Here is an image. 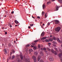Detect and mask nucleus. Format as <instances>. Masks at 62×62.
<instances>
[{
    "label": "nucleus",
    "instance_id": "nucleus-1",
    "mask_svg": "<svg viewBox=\"0 0 62 62\" xmlns=\"http://www.w3.org/2000/svg\"><path fill=\"white\" fill-rule=\"evenodd\" d=\"M61 28L60 27H58L57 28H56L55 29V31L58 32H59Z\"/></svg>",
    "mask_w": 62,
    "mask_h": 62
},
{
    "label": "nucleus",
    "instance_id": "nucleus-2",
    "mask_svg": "<svg viewBox=\"0 0 62 62\" xmlns=\"http://www.w3.org/2000/svg\"><path fill=\"white\" fill-rule=\"evenodd\" d=\"M32 59H33L34 62H37V58H36V57L34 55L33 56H32Z\"/></svg>",
    "mask_w": 62,
    "mask_h": 62
},
{
    "label": "nucleus",
    "instance_id": "nucleus-3",
    "mask_svg": "<svg viewBox=\"0 0 62 62\" xmlns=\"http://www.w3.org/2000/svg\"><path fill=\"white\" fill-rule=\"evenodd\" d=\"M55 22V24H58V23H59V21L57 20H55L54 21Z\"/></svg>",
    "mask_w": 62,
    "mask_h": 62
},
{
    "label": "nucleus",
    "instance_id": "nucleus-4",
    "mask_svg": "<svg viewBox=\"0 0 62 62\" xmlns=\"http://www.w3.org/2000/svg\"><path fill=\"white\" fill-rule=\"evenodd\" d=\"M45 35V32L44 31H43L41 35V36L42 37H43Z\"/></svg>",
    "mask_w": 62,
    "mask_h": 62
},
{
    "label": "nucleus",
    "instance_id": "nucleus-5",
    "mask_svg": "<svg viewBox=\"0 0 62 62\" xmlns=\"http://www.w3.org/2000/svg\"><path fill=\"white\" fill-rule=\"evenodd\" d=\"M31 47H33V49L34 50H36V49H37V46H32V45H31Z\"/></svg>",
    "mask_w": 62,
    "mask_h": 62
},
{
    "label": "nucleus",
    "instance_id": "nucleus-6",
    "mask_svg": "<svg viewBox=\"0 0 62 62\" xmlns=\"http://www.w3.org/2000/svg\"><path fill=\"white\" fill-rule=\"evenodd\" d=\"M41 58V56H38L37 57L38 60V61H39V60H40V59Z\"/></svg>",
    "mask_w": 62,
    "mask_h": 62
},
{
    "label": "nucleus",
    "instance_id": "nucleus-7",
    "mask_svg": "<svg viewBox=\"0 0 62 62\" xmlns=\"http://www.w3.org/2000/svg\"><path fill=\"white\" fill-rule=\"evenodd\" d=\"M49 60L50 61H54V58H53V57H51L49 59Z\"/></svg>",
    "mask_w": 62,
    "mask_h": 62
},
{
    "label": "nucleus",
    "instance_id": "nucleus-8",
    "mask_svg": "<svg viewBox=\"0 0 62 62\" xmlns=\"http://www.w3.org/2000/svg\"><path fill=\"white\" fill-rule=\"evenodd\" d=\"M42 7H43V9H44V8H45L46 6H45V4H44L43 5Z\"/></svg>",
    "mask_w": 62,
    "mask_h": 62
},
{
    "label": "nucleus",
    "instance_id": "nucleus-9",
    "mask_svg": "<svg viewBox=\"0 0 62 62\" xmlns=\"http://www.w3.org/2000/svg\"><path fill=\"white\" fill-rule=\"evenodd\" d=\"M47 38V37H44L41 39V40H43L44 39H45Z\"/></svg>",
    "mask_w": 62,
    "mask_h": 62
},
{
    "label": "nucleus",
    "instance_id": "nucleus-10",
    "mask_svg": "<svg viewBox=\"0 0 62 62\" xmlns=\"http://www.w3.org/2000/svg\"><path fill=\"white\" fill-rule=\"evenodd\" d=\"M56 10H58V8H59V7L57 6H56Z\"/></svg>",
    "mask_w": 62,
    "mask_h": 62
},
{
    "label": "nucleus",
    "instance_id": "nucleus-11",
    "mask_svg": "<svg viewBox=\"0 0 62 62\" xmlns=\"http://www.w3.org/2000/svg\"><path fill=\"white\" fill-rule=\"evenodd\" d=\"M15 58V56L14 55H13L12 56V57L11 58L12 60H13L14 58Z\"/></svg>",
    "mask_w": 62,
    "mask_h": 62
},
{
    "label": "nucleus",
    "instance_id": "nucleus-12",
    "mask_svg": "<svg viewBox=\"0 0 62 62\" xmlns=\"http://www.w3.org/2000/svg\"><path fill=\"white\" fill-rule=\"evenodd\" d=\"M20 56L21 59H23V55H20Z\"/></svg>",
    "mask_w": 62,
    "mask_h": 62
},
{
    "label": "nucleus",
    "instance_id": "nucleus-13",
    "mask_svg": "<svg viewBox=\"0 0 62 62\" xmlns=\"http://www.w3.org/2000/svg\"><path fill=\"white\" fill-rule=\"evenodd\" d=\"M51 4V1H49L47 2V3L46 4L47 5H49V4Z\"/></svg>",
    "mask_w": 62,
    "mask_h": 62
},
{
    "label": "nucleus",
    "instance_id": "nucleus-14",
    "mask_svg": "<svg viewBox=\"0 0 62 62\" xmlns=\"http://www.w3.org/2000/svg\"><path fill=\"white\" fill-rule=\"evenodd\" d=\"M62 55V53H60L59 54V56L60 57H61V56Z\"/></svg>",
    "mask_w": 62,
    "mask_h": 62
},
{
    "label": "nucleus",
    "instance_id": "nucleus-15",
    "mask_svg": "<svg viewBox=\"0 0 62 62\" xmlns=\"http://www.w3.org/2000/svg\"><path fill=\"white\" fill-rule=\"evenodd\" d=\"M33 50H32L31 49H29V51L30 52H32Z\"/></svg>",
    "mask_w": 62,
    "mask_h": 62
},
{
    "label": "nucleus",
    "instance_id": "nucleus-16",
    "mask_svg": "<svg viewBox=\"0 0 62 62\" xmlns=\"http://www.w3.org/2000/svg\"><path fill=\"white\" fill-rule=\"evenodd\" d=\"M12 54V52H11L10 53V56L9 58V59H11V54Z\"/></svg>",
    "mask_w": 62,
    "mask_h": 62
},
{
    "label": "nucleus",
    "instance_id": "nucleus-17",
    "mask_svg": "<svg viewBox=\"0 0 62 62\" xmlns=\"http://www.w3.org/2000/svg\"><path fill=\"white\" fill-rule=\"evenodd\" d=\"M45 41H46V42H49V39L48 40L47 39H46L45 40Z\"/></svg>",
    "mask_w": 62,
    "mask_h": 62
},
{
    "label": "nucleus",
    "instance_id": "nucleus-18",
    "mask_svg": "<svg viewBox=\"0 0 62 62\" xmlns=\"http://www.w3.org/2000/svg\"><path fill=\"white\" fill-rule=\"evenodd\" d=\"M15 23H16V24H17L18 23H19V22H18V21H17V20H15Z\"/></svg>",
    "mask_w": 62,
    "mask_h": 62
},
{
    "label": "nucleus",
    "instance_id": "nucleus-19",
    "mask_svg": "<svg viewBox=\"0 0 62 62\" xmlns=\"http://www.w3.org/2000/svg\"><path fill=\"white\" fill-rule=\"evenodd\" d=\"M30 44H28L26 46V47H29L30 46Z\"/></svg>",
    "mask_w": 62,
    "mask_h": 62
},
{
    "label": "nucleus",
    "instance_id": "nucleus-20",
    "mask_svg": "<svg viewBox=\"0 0 62 62\" xmlns=\"http://www.w3.org/2000/svg\"><path fill=\"white\" fill-rule=\"evenodd\" d=\"M57 41H59V42H60V40H59V39L57 38Z\"/></svg>",
    "mask_w": 62,
    "mask_h": 62
},
{
    "label": "nucleus",
    "instance_id": "nucleus-21",
    "mask_svg": "<svg viewBox=\"0 0 62 62\" xmlns=\"http://www.w3.org/2000/svg\"><path fill=\"white\" fill-rule=\"evenodd\" d=\"M44 13H45L44 12H43V11H42V15H44Z\"/></svg>",
    "mask_w": 62,
    "mask_h": 62
},
{
    "label": "nucleus",
    "instance_id": "nucleus-22",
    "mask_svg": "<svg viewBox=\"0 0 62 62\" xmlns=\"http://www.w3.org/2000/svg\"><path fill=\"white\" fill-rule=\"evenodd\" d=\"M12 52L13 54L15 53V50H12Z\"/></svg>",
    "mask_w": 62,
    "mask_h": 62
},
{
    "label": "nucleus",
    "instance_id": "nucleus-23",
    "mask_svg": "<svg viewBox=\"0 0 62 62\" xmlns=\"http://www.w3.org/2000/svg\"><path fill=\"white\" fill-rule=\"evenodd\" d=\"M53 39L54 40H56V38L55 37H54L53 38Z\"/></svg>",
    "mask_w": 62,
    "mask_h": 62
},
{
    "label": "nucleus",
    "instance_id": "nucleus-24",
    "mask_svg": "<svg viewBox=\"0 0 62 62\" xmlns=\"http://www.w3.org/2000/svg\"><path fill=\"white\" fill-rule=\"evenodd\" d=\"M39 40H35V41H34V42H38V41H39Z\"/></svg>",
    "mask_w": 62,
    "mask_h": 62
},
{
    "label": "nucleus",
    "instance_id": "nucleus-25",
    "mask_svg": "<svg viewBox=\"0 0 62 62\" xmlns=\"http://www.w3.org/2000/svg\"><path fill=\"white\" fill-rule=\"evenodd\" d=\"M34 54H35V55H38V53H37V52H35Z\"/></svg>",
    "mask_w": 62,
    "mask_h": 62
},
{
    "label": "nucleus",
    "instance_id": "nucleus-26",
    "mask_svg": "<svg viewBox=\"0 0 62 62\" xmlns=\"http://www.w3.org/2000/svg\"><path fill=\"white\" fill-rule=\"evenodd\" d=\"M49 41H53V39H49Z\"/></svg>",
    "mask_w": 62,
    "mask_h": 62
},
{
    "label": "nucleus",
    "instance_id": "nucleus-27",
    "mask_svg": "<svg viewBox=\"0 0 62 62\" xmlns=\"http://www.w3.org/2000/svg\"><path fill=\"white\" fill-rule=\"evenodd\" d=\"M4 41L5 42H6L7 41V39L6 38H4Z\"/></svg>",
    "mask_w": 62,
    "mask_h": 62
},
{
    "label": "nucleus",
    "instance_id": "nucleus-28",
    "mask_svg": "<svg viewBox=\"0 0 62 62\" xmlns=\"http://www.w3.org/2000/svg\"><path fill=\"white\" fill-rule=\"evenodd\" d=\"M54 54H55V55H56L57 54L56 52H55V51H54Z\"/></svg>",
    "mask_w": 62,
    "mask_h": 62
},
{
    "label": "nucleus",
    "instance_id": "nucleus-29",
    "mask_svg": "<svg viewBox=\"0 0 62 62\" xmlns=\"http://www.w3.org/2000/svg\"><path fill=\"white\" fill-rule=\"evenodd\" d=\"M7 53H8L7 51H5V52H4V54H7Z\"/></svg>",
    "mask_w": 62,
    "mask_h": 62
},
{
    "label": "nucleus",
    "instance_id": "nucleus-30",
    "mask_svg": "<svg viewBox=\"0 0 62 62\" xmlns=\"http://www.w3.org/2000/svg\"><path fill=\"white\" fill-rule=\"evenodd\" d=\"M40 62H43V61L42 60H40Z\"/></svg>",
    "mask_w": 62,
    "mask_h": 62
},
{
    "label": "nucleus",
    "instance_id": "nucleus-31",
    "mask_svg": "<svg viewBox=\"0 0 62 62\" xmlns=\"http://www.w3.org/2000/svg\"><path fill=\"white\" fill-rule=\"evenodd\" d=\"M34 25V24H30V26H33Z\"/></svg>",
    "mask_w": 62,
    "mask_h": 62
},
{
    "label": "nucleus",
    "instance_id": "nucleus-32",
    "mask_svg": "<svg viewBox=\"0 0 62 62\" xmlns=\"http://www.w3.org/2000/svg\"><path fill=\"white\" fill-rule=\"evenodd\" d=\"M40 53L41 55H42V56L43 55V54L42 53Z\"/></svg>",
    "mask_w": 62,
    "mask_h": 62
},
{
    "label": "nucleus",
    "instance_id": "nucleus-33",
    "mask_svg": "<svg viewBox=\"0 0 62 62\" xmlns=\"http://www.w3.org/2000/svg\"><path fill=\"white\" fill-rule=\"evenodd\" d=\"M60 59L61 62H62V57H60Z\"/></svg>",
    "mask_w": 62,
    "mask_h": 62
},
{
    "label": "nucleus",
    "instance_id": "nucleus-34",
    "mask_svg": "<svg viewBox=\"0 0 62 62\" xmlns=\"http://www.w3.org/2000/svg\"><path fill=\"white\" fill-rule=\"evenodd\" d=\"M51 51L52 52V53H54V50H51Z\"/></svg>",
    "mask_w": 62,
    "mask_h": 62
},
{
    "label": "nucleus",
    "instance_id": "nucleus-35",
    "mask_svg": "<svg viewBox=\"0 0 62 62\" xmlns=\"http://www.w3.org/2000/svg\"><path fill=\"white\" fill-rule=\"evenodd\" d=\"M48 45L49 46H50V45H51V44L50 43H48Z\"/></svg>",
    "mask_w": 62,
    "mask_h": 62
},
{
    "label": "nucleus",
    "instance_id": "nucleus-36",
    "mask_svg": "<svg viewBox=\"0 0 62 62\" xmlns=\"http://www.w3.org/2000/svg\"><path fill=\"white\" fill-rule=\"evenodd\" d=\"M53 43H54V44H56L57 43H56V42H54V41L53 42Z\"/></svg>",
    "mask_w": 62,
    "mask_h": 62
},
{
    "label": "nucleus",
    "instance_id": "nucleus-37",
    "mask_svg": "<svg viewBox=\"0 0 62 62\" xmlns=\"http://www.w3.org/2000/svg\"><path fill=\"white\" fill-rule=\"evenodd\" d=\"M32 45H33V46H34L35 45H36V43H34V44L32 43Z\"/></svg>",
    "mask_w": 62,
    "mask_h": 62
},
{
    "label": "nucleus",
    "instance_id": "nucleus-38",
    "mask_svg": "<svg viewBox=\"0 0 62 62\" xmlns=\"http://www.w3.org/2000/svg\"><path fill=\"white\" fill-rule=\"evenodd\" d=\"M47 49L48 50V51H50V50H51L50 49H49L48 48H47Z\"/></svg>",
    "mask_w": 62,
    "mask_h": 62
},
{
    "label": "nucleus",
    "instance_id": "nucleus-39",
    "mask_svg": "<svg viewBox=\"0 0 62 62\" xmlns=\"http://www.w3.org/2000/svg\"><path fill=\"white\" fill-rule=\"evenodd\" d=\"M37 18L38 19H40V17L39 16H37Z\"/></svg>",
    "mask_w": 62,
    "mask_h": 62
},
{
    "label": "nucleus",
    "instance_id": "nucleus-40",
    "mask_svg": "<svg viewBox=\"0 0 62 62\" xmlns=\"http://www.w3.org/2000/svg\"><path fill=\"white\" fill-rule=\"evenodd\" d=\"M38 48H40V45H38Z\"/></svg>",
    "mask_w": 62,
    "mask_h": 62
},
{
    "label": "nucleus",
    "instance_id": "nucleus-41",
    "mask_svg": "<svg viewBox=\"0 0 62 62\" xmlns=\"http://www.w3.org/2000/svg\"><path fill=\"white\" fill-rule=\"evenodd\" d=\"M46 50V48H43V50H45V51Z\"/></svg>",
    "mask_w": 62,
    "mask_h": 62
},
{
    "label": "nucleus",
    "instance_id": "nucleus-42",
    "mask_svg": "<svg viewBox=\"0 0 62 62\" xmlns=\"http://www.w3.org/2000/svg\"><path fill=\"white\" fill-rule=\"evenodd\" d=\"M5 35H7V32L6 31L5 32Z\"/></svg>",
    "mask_w": 62,
    "mask_h": 62
},
{
    "label": "nucleus",
    "instance_id": "nucleus-43",
    "mask_svg": "<svg viewBox=\"0 0 62 62\" xmlns=\"http://www.w3.org/2000/svg\"><path fill=\"white\" fill-rule=\"evenodd\" d=\"M4 51L5 52H6V51H7V50H6V49H4Z\"/></svg>",
    "mask_w": 62,
    "mask_h": 62
},
{
    "label": "nucleus",
    "instance_id": "nucleus-44",
    "mask_svg": "<svg viewBox=\"0 0 62 62\" xmlns=\"http://www.w3.org/2000/svg\"><path fill=\"white\" fill-rule=\"evenodd\" d=\"M8 46H9V47L11 46V44H9L8 45Z\"/></svg>",
    "mask_w": 62,
    "mask_h": 62
},
{
    "label": "nucleus",
    "instance_id": "nucleus-45",
    "mask_svg": "<svg viewBox=\"0 0 62 62\" xmlns=\"http://www.w3.org/2000/svg\"><path fill=\"white\" fill-rule=\"evenodd\" d=\"M47 24H48V25H50V23L48 22L47 23Z\"/></svg>",
    "mask_w": 62,
    "mask_h": 62
},
{
    "label": "nucleus",
    "instance_id": "nucleus-46",
    "mask_svg": "<svg viewBox=\"0 0 62 62\" xmlns=\"http://www.w3.org/2000/svg\"><path fill=\"white\" fill-rule=\"evenodd\" d=\"M45 18H47V16L46 15H45Z\"/></svg>",
    "mask_w": 62,
    "mask_h": 62
},
{
    "label": "nucleus",
    "instance_id": "nucleus-47",
    "mask_svg": "<svg viewBox=\"0 0 62 62\" xmlns=\"http://www.w3.org/2000/svg\"><path fill=\"white\" fill-rule=\"evenodd\" d=\"M60 52H61V53H62V50H60Z\"/></svg>",
    "mask_w": 62,
    "mask_h": 62
},
{
    "label": "nucleus",
    "instance_id": "nucleus-48",
    "mask_svg": "<svg viewBox=\"0 0 62 62\" xmlns=\"http://www.w3.org/2000/svg\"><path fill=\"white\" fill-rule=\"evenodd\" d=\"M53 46H54V47H56V45H53Z\"/></svg>",
    "mask_w": 62,
    "mask_h": 62
},
{
    "label": "nucleus",
    "instance_id": "nucleus-49",
    "mask_svg": "<svg viewBox=\"0 0 62 62\" xmlns=\"http://www.w3.org/2000/svg\"><path fill=\"white\" fill-rule=\"evenodd\" d=\"M28 28H29V29H30V28H31V27L30 26H29L28 27Z\"/></svg>",
    "mask_w": 62,
    "mask_h": 62
},
{
    "label": "nucleus",
    "instance_id": "nucleus-50",
    "mask_svg": "<svg viewBox=\"0 0 62 62\" xmlns=\"http://www.w3.org/2000/svg\"><path fill=\"white\" fill-rule=\"evenodd\" d=\"M8 26H9V25H10V24L9 23H8Z\"/></svg>",
    "mask_w": 62,
    "mask_h": 62
},
{
    "label": "nucleus",
    "instance_id": "nucleus-51",
    "mask_svg": "<svg viewBox=\"0 0 62 62\" xmlns=\"http://www.w3.org/2000/svg\"><path fill=\"white\" fill-rule=\"evenodd\" d=\"M41 50H42V51H43V48H41Z\"/></svg>",
    "mask_w": 62,
    "mask_h": 62
},
{
    "label": "nucleus",
    "instance_id": "nucleus-52",
    "mask_svg": "<svg viewBox=\"0 0 62 62\" xmlns=\"http://www.w3.org/2000/svg\"><path fill=\"white\" fill-rule=\"evenodd\" d=\"M13 13H14V11H13L12 13H11V14H13Z\"/></svg>",
    "mask_w": 62,
    "mask_h": 62
},
{
    "label": "nucleus",
    "instance_id": "nucleus-53",
    "mask_svg": "<svg viewBox=\"0 0 62 62\" xmlns=\"http://www.w3.org/2000/svg\"><path fill=\"white\" fill-rule=\"evenodd\" d=\"M32 16V18H35V17H33V16Z\"/></svg>",
    "mask_w": 62,
    "mask_h": 62
},
{
    "label": "nucleus",
    "instance_id": "nucleus-54",
    "mask_svg": "<svg viewBox=\"0 0 62 62\" xmlns=\"http://www.w3.org/2000/svg\"><path fill=\"white\" fill-rule=\"evenodd\" d=\"M55 50H57V48H55Z\"/></svg>",
    "mask_w": 62,
    "mask_h": 62
},
{
    "label": "nucleus",
    "instance_id": "nucleus-55",
    "mask_svg": "<svg viewBox=\"0 0 62 62\" xmlns=\"http://www.w3.org/2000/svg\"><path fill=\"white\" fill-rule=\"evenodd\" d=\"M10 27H12V25H10Z\"/></svg>",
    "mask_w": 62,
    "mask_h": 62
},
{
    "label": "nucleus",
    "instance_id": "nucleus-56",
    "mask_svg": "<svg viewBox=\"0 0 62 62\" xmlns=\"http://www.w3.org/2000/svg\"><path fill=\"white\" fill-rule=\"evenodd\" d=\"M44 24H43V26H44Z\"/></svg>",
    "mask_w": 62,
    "mask_h": 62
},
{
    "label": "nucleus",
    "instance_id": "nucleus-57",
    "mask_svg": "<svg viewBox=\"0 0 62 62\" xmlns=\"http://www.w3.org/2000/svg\"><path fill=\"white\" fill-rule=\"evenodd\" d=\"M47 15V13H46L45 14V15Z\"/></svg>",
    "mask_w": 62,
    "mask_h": 62
},
{
    "label": "nucleus",
    "instance_id": "nucleus-58",
    "mask_svg": "<svg viewBox=\"0 0 62 62\" xmlns=\"http://www.w3.org/2000/svg\"><path fill=\"white\" fill-rule=\"evenodd\" d=\"M41 27L42 28H43V26H42Z\"/></svg>",
    "mask_w": 62,
    "mask_h": 62
},
{
    "label": "nucleus",
    "instance_id": "nucleus-59",
    "mask_svg": "<svg viewBox=\"0 0 62 62\" xmlns=\"http://www.w3.org/2000/svg\"><path fill=\"white\" fill-rule=\"evenodd\" d=\"M14 42H16V41L15 40L14 41Z\"/></svg>",
    "mask_w": 62,
    "mask_h": 62
},
{
    "label": "nucleus",
    "instance_id": "nucleus-60",
    "mask_svg": "<svg viewBox=\"0 0 62 62\" xmlns=\"http://www.w3.org/2000/svg\"><path fill=\"white\" fill-rule=\"evenodd\" d=\"M45 52L46 53H47V51H45Z\"/></svg>",
    "mask_w": 62,
    "mask_h": 62
},
{
    "label": "nucleus",
    "instance_id": "nucleus-61",
    "mask_svg": "<svg viewBox=\"0 0 62 62\" xmlns=\"http://www.w3.org/2000/svg\"><path fill=\"white\" fill-rule=\"evenodd\" d=\"M17 26V25H16L15 26Z\"/></svg>",
    "mask_w": 62,
    "mask_h": 62
},
{
    "label": "nucleus",
    "instance_id": "nucleus-62",
    "mask_svg": "<svg viewBox=\"0 0 62 62\" xmlns=\"http://www.w3.org/2000/svg\"><path fill=\"white\" fill-rule=\"evenodd\" d=\"M50 37H52V36H50Z\"/></svg>",
    "mask_w": 62,
    "mask_h": 62
},
{
    "label": "nucleus",
    "instance_id": "nucleus-63",
    "mask_svg": "<svg viewBox=\"0 0 62 62\" xmlns=\"http://www.w3.org/2000/svg\"><path fill=\"white\" fill-rule=\"evenodd\" d=\"M16 1H18V0H16Z\"/></svg>",
    "mask_w": 62,
    "mask_h": 62
},
{
    "label": "nucleus",
    "instance_id": "nucleus-64",
    "mask_svg": "<svg viewBox=\"0 0 62 62\" xmlns=\"http://www.w3.org/2000/svg\"><path fill=\"white\" fill-rule=\"evenodd\" d=\"M35 21H36V22H37V20H35Z\"/></svg>",
    "mask_w": 62,
    "mask_h": 62
}]
</instances>
